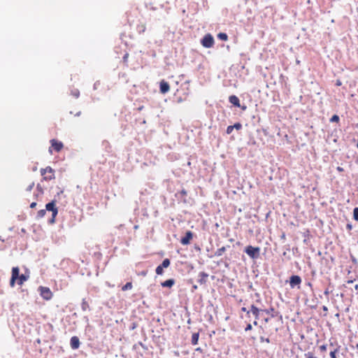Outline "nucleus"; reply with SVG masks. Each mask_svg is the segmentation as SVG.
I'll list each match as a JSON object with an SVG mask.
<instances>
[{"label": "nucleus", "mask_w": 358, "mask_h": 358, "mask_svg": "<svg viewBox=\"0 0 358 358\" xmlns=\"http://www.w3.org/2000/svg\"><path fill=\"white\" fill-rule=\"evenodd\" d=\"M71 94L75 98H78L80 96V92L78 89H73L71 90Z\"/></svg>", "instance_id": "19"}, {"label": "nucleus", "mask_w": 358, "mask_h": 358, "mask_svg": "<svg viewBox=\"0 0 358 358\" xmlns=\"http://www.w3.org/2000/svg\"><path fill=\"white\" fill-rule=\"evenodd\" d=\"M80 340L78 336H72L70 340V345L73 350H77L80 347Z\"/></svg>", "instance_id": "9"}, {"label": "nucleus", "mask_w": 358, "mask_h": 358, "mask_svg": "<svg viewBox=\"0 0 358 358\" xmlns=\"http://www.w3.org/2000/svg\"><path fill=\"white\" fill-rule=\"evenodd\" d=\"M320 348L322 351H324L327 349V346L325 345H322L320 347Z\"/></svg>", "instance_id": "36"}, {"label": "nucleus", "mask_w": 358, "mask_h": 358, "mask_svg": "<svg viewBox=\"0 0 358 358\" xmlns=\"http://www.w3.org/2000/svg\"><path fill=\"white\" fill-rule=\"evenodd\" d=\"M45 210H48V211H52V219L50 220V222L51 223H53L55 222V217L57 216V213H58V210L57 208L55 207V201L53 200L50 203H48L46 205H45Z\"/></svg>", "instance_id": "4"}, {"label": "nucleus", "mask_w": 358, "mask_h": 358, "mask_svg": "<svg viewBox=\"0 0 358 358\" xmlns=\"http://www.w3.org/2000/svg\"><path fill=\"white\" fill-rule=\"evenodd\" d=\"M29 278V275H26L24 274L20 275V270L18 267H13L12 268V276L10 281V285L11 287L15 285V282L16 280H18L17 284L21 285L24 283V282L27 281Z\"/></svg>", "instance_id": "1"}, {"label": "nucleus", "mask_w": 358, "mask_h": 358, "mask_svg": "<svg viewBox=\"0 0 358 358\" xmlns=\"http://www.w3.org/2000/svg\"><path fill=\"white\" fill-rule=\"evenodd\" d=\"M336 170H337L338 172H342V171H343V169L342 167H341V166H338V167L336 168Z\"/></svg>", "instance_id": "40"}, {"label": "nucleus", "mask_w": 358, "mask_h": 358, "mask_svg": "<svg viewBox=\"0 0 358 358\" xmlns=\"http://www.w3.org/2000/svg\"><path fill=\"white\" fill-rule=\"evenodd\" d=\"M336 85L340 86L341 85V82L340 80L336 81Z\"/></svg>", "instance_id": "41"}, {"label": "nucleus", "mask_w": 358, "mask_h": 358, "mask_svg": "<svg viewBox=\"0 0 358 358\" xmlns=\"http://www.w3.org/2000/svg\"><path fill=\"white\" fill-rule=\"evenodd\" d=\"M155 271H156V273H157V275H162V274H163V273H164L163 268H162L160 265H159V266L156 268Z\"/></svg>", "instance_id": "25"}, {"label": "nucleus", "mask_w": 358, "mask_h": 358, "mask_svg": "<svg viewBox=\"0 0 358 358\" xmlns=\"http://www.w3.org/2000/svg\"><path fill=\"white\" fill-rule=\"evenodd\" d=\"M192 237H193L192 232L190 231H187L185 234V236L181 238L180 243L184 245H188L190 242V240L192 238Z\"/></svg>", "instance_id": "8"}, {"label": "nucleus", "mask_w": 358, "mask_h": 358, "mask_svg": "<svg viewBox=\"0 0 358 358\" xmlns=\"http://www.w3.org/2000/svg\"><path fill=\"white\" fill-rule=\"evenodd\" d=\"M234 129H236V130H240L242 128V124L239 122L235 123L233 125Z\"/></svg>", "instance_id": "29"}, {"label": "nucleus", "mask_w": 358, "mask_h": 358, "mask_svg": "<svg viewBox=\"0 0 358 358\" xmlns=\"http://www.w3.org/2000/svg\"><path fill=\"white\" fill-rule=\"evenodd\" d=\"M252 329V325L251 324H248L247 325V327H245V330L247 331H249V330H251Z\"/></svg>", "instance_id": "35"}, {"label": "nucleus", "mask_w": 358, "mask_h": 358, "mask_svg": "<svg viewBox=\"0 0 358 358\" xmlns=\"http://www.w3.org/2000/svg\"><path fill=\"white\" fill-rule=\"evenodd\" d=\"M346 228L348 231H350L352 229V225L350 223L347 224Z\"/></svg>", "instance_id": "34"}, {"label": "nucleus", "mask_w": 358, "mask_h": 358, "mask_svg": "<svg viewBox=\"0 0 358 358\" xmlns=\"http://www.w3.org/2000/svg\"><path fill=\"white\" fill-rule=\"evenodd\" d=\"M46 210L45 209L40 210L37 213V217L41 218L45 216Z\"/></svg>", "instance_id": "22"}, {"label": "nucleus", "mask_w": 358, "mask_h": 358, "mask_svg": "<svg viewBox=\"0 0 358 358\" xmlns=\"http://www.w3.org/2000/svg\"><path fill=\"white\" fill-rule=\"evenodd\" d=\"M266 314L271 315L272 317H275V315L273 314L274 308H270L269 309L264 310Z\"/></svg>", "instance_id": "24"}, {"label": "nucleus", "mask_w": 358, "mask_h": 358, "mask_svg": "<svg viewBox=\"0 0 358 358\" xmlns=\"http://www.w3.org/2000/svg\"><path fill=\"white\" fill-rule=\"evenodd\" d=\"M339 121V117L337 115H334L330 119V122H338Z\"/></svg>", "instance_id": "26"}, {"label": "nucleus", "mask_w": 358, "mask_h": 358, "mask_svg": "<svg viewBox=\"0 0 358 358\" xmlns=\"http://www.w3.org/2000/svg\"><path fill=\"white\" fill-rule=\"evenodd\" d=\"M245 252L252 259H256L259 257L260 248L259 247L247 246Z\"/></svg>", "instance_id": "2"}, {"label": "nucleus", "mask_w": 358, "mask_h": 358, "mask_svg": "<svg viewBox=\"0 0 358 358\" xmlns=\"http://www.w3.org/2000/svg\"><path fill=\"white\" fill-rule=\"evenodd\" d=\"M353 218L355 220L358 221V207H356L353 210Z\"/></svg>", "instance_id": "23"}, {"label": "nucleus", "mask_w": 358, "mask_h": 358, "mask_svg": "<svg viewBox=\"0 0 358 358\" xmlns=\"http://www.w3.org/2000/svg\"><path fill=\"white\" fill-rule=\"evenodd\" d=\"M355 163L358 165V156L356 157Z\"/></svg>", "instance_id": "43"}, {"label": "nucleus", "mask_w": 358, "mask_h": 358, "mask_svg": "<svg viewBox=\"0 0 358 358\" xmlns=\"http://www.w3.org/2000/svg\"><path fill=\"white\" fill-rule=\"evenodd\" d=\"M199 337V333H194L192 334V341H191L192 345H196L198 343Z\"/></svg>", "instance_id": "16"}, {"label": "nucleus", "mask_w": 358, "mask_h": 358, "mask_svg": "<svg viewBox=\"0 0 358 358\" xmlns=\"http://www.w3.org/2000/svg\"><path fill=\"white\" fill-rule=\"evenodd\" d=\"M259 339L261 342H266L268 343H270L269 338H265L264 337L261 336Z\"/></svg>", "instance_id": "32"}, {"label": "nucleus", "mask_w": 358, "mask_h": 358, "mask_svg": "<svg viewBox=\"0 0 358 358\" xmlns=\"http://www.w3.org/2000/svg\"><path fill=\"white\" fill-rule=\"evenodd\" d=\"M305 357L306 358H317L311 352H308L307 353H306Z\"/></svg>", "instance_id": "28"}, {"label": "nucleus", "mask_w": 358, "mask_h": 358, "mask_svg": "<svg viewBox=\"0 0 358 358\" xmlns=\"http://www.w3.org/2000/svg\"><path fill=\"white\" fill-rule=\"evenodd\" d=\"M37 187V189H38V191H40L41 193H43V189H42V187H41V185H37V187Z\"/></svg>", "instance_id": "38"}, {"label": "nucleus", "mask_w": 358, "mask_h": 358, "mask_svg": "<svg viewBox=\"0 0 358 358\" xmlns=\"http://www.w3.org/2000/svg\"><path fill=\"white\" fill-rule=\"evenodd\" d=\"M132 288V283L129 282H127L122 287V291H127V290H129V289H131Z\"/></svg>", "instance_id": "20"}, {"label": "nucleus", "mask_w": 358, "mask_h": 358, "mask_svg": "<svg viewBox=\"0 0 358 358\" xmlns=\"http://www.w3.org/2000/svg\"><path fill=\"white\" fill-rule=\"evenodd\" d=\"M301 282V279L299 275H292L289 280V285L292 288H294L296 285H299Z\"/></svg>", "instance_id": "7"}, {"label": "nucleus", "mask_w": 358, "mask_h": 358, "mask_svg": "<svg viewBox=\"0 0 358 358\" xmlns=\"http://www.w3.org/2000/svg\"><path fill=\"white\" fill-rule=\"evenodd\" d=\"M80 112H78V113L76 114V115H77V116H78V115H80Z\"/></svg>", "instance_id": "48"}, {"label": "nucleus", "mask_w": 358, "mask_h": 358, "mask_svg": "<svg viewBox=\"0 0 358 358\" xmlns=\"http://www.w3.org/2000/svg\"><path fill=\"white\" fill-rule=\"evenodd\" d=\"M40 172L44 180H51L55 178V171L50 166L41 169Z\"/></svg>", "instance_id": "3"}, {"label": "nucleus", "mask_w": 358, "mask_h": 358, "mask_svg": "<svg viewBox=\"0 0 358 358\" xmlns=\"http://www.w3.org/2000/svg\"><path fill=\"white\" fill-rule=\"evenodd\" d=\"M34 186V182L31 183V184L27 187V191H29V192L31 191V189H33Z\"/></svg>", "instance_id": "33"}, {"label": "nucleus", "mask_w": 358, "mask_h": 358, "mask_svg": "<svg viewBox=\"0 0 358 358\" xmlns=\"http://www.w3.org/2000/svg\"><path fill=\"white\" fill-rule=\"evenodd\" d=\"M199 276L200 277V278L198 279V282L200 285L206 284L207 281V278L208 277V274L205 272H200Z\"/></svg>", "instance_id": "12"}, {"label": "nucleus", "mask_w": 358, "mask_h": 358, "mask_svg": "<svg viewBox=\"0 0 358 358\" xmlns=\"http://www.w3.org/2000/svg\"><path fill=\"white\" fill-rule=\"evenodd\" d=\"M217 37L219 39L222 40V41H227L228 38V36H227V34H225V33L218 34Z\"/></svg>", "instance_id": "21"}, {"label": "nucleus", "mask_w": 358, "mask_h": 358, "mask_svg": "<svg viewBox=\"0 0 358 358\" xmlns=\"http://www.w3.org/2000/svg\"><path fill=\"white\" fill-rule=\"evenodd\" d=\"M242 311L248 313V310H247L246 308L243 307V308H242Z\"/></svg>", "instance_id": "42"}, {"label": "nucleus", "mask_w": 358, "mask_h": 358, "mask_svg": "<svg viewBox=\"0 0 358 358\" xmlns=\"http://www.w3.org/2000/svg\"><path fill=\"white\" fill-rule=\"evenodd\" d=\"M234 129L233 127V125L228 126L227 128V133L228 134H230L233 131Z\"/></svg>", "instance_id": "31"}, {"label": "nucleus", "mask_w": 358, "mask_h": 358, "mask_svg": "<svg viewBox=\"0 0 358 358\" xmlns=\"http://www.w3.org/2000/svg\"><path fill=\"white\" fill-rule=\"evenodd\" d=\"M357 127H358V124H357Z\"/></svg>", "instance_id": "51"}, {"label": "nucleus", "mask_w": 358, "mask_h": 358, "mask_svg": "<svg viewBox=\"0 0 358 358\" xmlns=\"http://www.w3.org/2000/svg\"><path fill=\"white\" fill-rule=\"evenodd\" d=\"M170 265V260L169 259H164L162 263V264H160V266L164 268H167L169 267Z\"/></svg>", "instance_id": "18"}, {"label": "nucleus", "mask_w": 358, "mask_h": 358, "mask_svg": "<svg viewBox=\"0 0 358 358\" xmlns=\"http://www.w3.org/2000/svg\"><path fill=\"white\" fill-rule=\"evenodd\" d=\"M355 287L356 289H358V285H356Z\"/></svg>", "instance_id": "47"}, {"label": "nucleus", "mask_w": 358, "mask_h": 358, "mask_svg": "<svg viewBox=\"0 0 358 358\" xmlns=\"http://www.w3.org/2000/svg\"><path fill=\"white\" fill-rule=\"evenodd\" d=\"M324 294L325 295H328L329 294V291L328 290L324 291Z\"/></svg>", "instance_id": "44"}, {"label": "nucleus", "mask_w": 358, "mask_h": 358, "mask_svg": "<svg viewBox=\"0 0 358 358\" xmlns=\"http://www.w3.org/2000/svg\"><path fill=\"white\" fill-rule=\"evenodd\" d=\"M175 284L174 279H169L161 283V285L164 287H171Z\"/></svg>", "instance_id": "15"}, {"label": "nucleus", "mask_w": 358, "mask_h": 358, "mask_svg": "<svg viewBox=\"0 0 358 358\" xmlns=\"http://www.w3.org/2000/svg\"><path fill=\"white\" fill-rule=\"evenodd\" d=\"M49 152H51L52 150H51V148H49Z\"/></svg>", "instance_id": "50"}, {"label": "nucleus", "mask_w": 358, "mask_h": 358, "mask_svg": "<svg viewBox=\"0 0 358 358\" xmlns=\"http://www.w3.org/2000/svg\"><path fill=\"white\" fill-rule=\"evenodd\" d=\"M51 148L55 150L57 152H59L63 148V143L62 142H59L55 139H52L50 141Z\"/></svg>", "instance_id": "10"}, {"label": "nucleus", "mask_w": 358, "mask_h": 358, "mask_svg": "<svg viewBox=\"0 0 358 358\" xmlns=\"http://www.w3.org/2000/svg\"><path fill=\"white\" fill-rule=\"evenodd\" d=\"M226 251V248L225 247H222L219 249H217L216 250V252H215V256H217V257H220V256H222V254Z\"/></svg>", "instance_id": "17"}, {"label": "nucleus", "mask_w": 358, "mask_h": 358, "mask_svg": "<svg viewBox=\"0 0 358 358\" xmlns=\"http://www.w3.org/2000/svg\"><path fill=\"white\" fill-rule=\"evenodd\" d=\"M202 45L205 48H209L214 45V38L210 34H206L201 41Z\"/></svg>", "instance_id": "5"}, {"label": "nucleus", "mask_w": 358, "mask_h": 358, "mask_svg": "<svg viewBox=\"0 0 358 358\" xmlns=\"http://www.w3.org/2000/svg\"><path fill=\"white\" fill-rule=\"evenodd\" d=\"M193 289H197V286H196V285H194V286H193Z\"/></svg>", "instance_id": "45"}, {"label": "nucleus", "mask_w": 358, "mask_h": 358, "mask_svg": "<svg viewBox=\"0 0 358 358\" xmlns=\"http://www.w3.org/2000/svg\"><path fill=\"white\" fill-rule=\"evenodd\" d=\"M159 89L161 93L166 94L170 90L169 84L164 80H162L159 83Z\"/></svg>", "instance_id": "11"}, {"label": "nucleus", "mask_w": 358, "mask_h": 358, "mask_svg": "<svg viewBox=\"0 0 358 358\" xmlns=\"http://www.w3.org/2000/svg\"><path fill=\"white\" fill-rule=\"evenodd\" d=\"M254 324L255 325H257V322L256 321L254 322Z\"/></svg>", "instance_id": "49"}, {"label": "nucleus", "mask_w": 358, "mask_h": 358, "mask_svg": "<svg viewBox=\"0 0 358 358\" xmlns=\"http://www.w3.org/2000/svg\"><path fill=\"white\" fill-rule=\"evenodd\" d=\"M81 306L83 310H85L89 307L87 302L85 300L83 301Z\"/></svg>", "instance_id": "27"}, {"label": "nucleus", "mask_w": 358, "mask_h": 358, "mask_svg": "<svg viewBox=\"0 0 358 358\" xmlns=\"http://www.w3.org/2000/svg\"><path fill=\"white\" fill-rule=\"evenodd\" d=\"M323 309H324V310H327V308L326 306H324V307H323Z\"/></svg>", "instance_id": "46"}, {"label": "nucleus", "mask_w": 358, "mask_h": 358, "mask_svg": "<svg viewBox=\"0 0 358 358\" xmlns=\"http://www.w3.org/2000/svg\"><path fill=\"white\" fill-rule=\"evenodd\" d=\"M338 352V349H334V350L330 352L331 358H336V354Z\"/></svg>", "instance_id": "30"}, {"label": "nucleus", "mask_w": 358, "mask_h": 358, "mask_svg": "<svg viewBox=\"0 0 358 358\" xmlns=\"http://www.w3.org/2000/svg\"><path fill=\"white\" fill-rule=\"evenodd\" d=\"M229 101L232 105L237 106V107H240V101H239V99L236 96H235V95L230 96L229 98Z\"/></svg>", "instance_id": "13"}, {"label": "nucleus", "mask_w": 358, "mask_h": 358, "mask_svg": "<svg viewBox=\"0 0 358 358\" xmlns=\"http://www.w3.org/2000/svg\"><path fill=\"white\" fill-rule=\"evenodd\" d=\"M36 206V202H32L30 204V208H35Z\"/></svg>", "instance_id": "39"}, {"label": "nucleus", "mask_w": 358, "mask_h": 358, "mask_svg": "<svg viewBox=\"0 0 358 358\" xmlns=\"http://www.w3.org/2000/svg\"><path fill=\"white\" fill-rule=\"evenodd\" d=\"M41 296L45 300H49L52 297V292L49 288L45 287H40Z\"/></svg>", "instance_id": "6"}, {"label": "nucleus", "mask_w": 358, "mask_h": 358, "mask_svg": "<svg viewBox=\"0 0 358 358\" xmlns=\"http://www.w3.org/2000/svg\"><path fill=\"white\" fill-rule=\"evenodd\" d=\"M127 58H128V54L127 53V54H125V55H124V57H123V61H124V62H126L127 61Z\"/></svg>", "instance_id": "37"}, {"label": "nucleus", "mask_w": 358, "mask_h": 358, "mask_svg": "<svg viewBox=\"0 0 358 358\" xmlns=\"http://www.w3.org/2000/svg\"><path fill=\"white\" fill-rule=\"evenodd\" d=\"M259 311L260 310L258 308H257L254 305H252L250 310L248 311V314L251 312L255 316V319H259Z\"/></svg>", "instance_id": "14"}]
</instances>
